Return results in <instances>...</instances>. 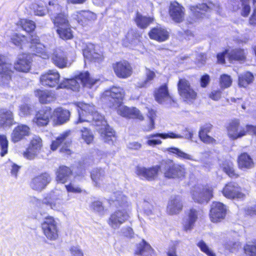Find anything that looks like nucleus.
<instances>
[{"mask_svg": "<svg viewBox=\"0 0 256 256\" xmlns=\"http://www.w3.org/2000/svg\"><path fill=\"white\" fill-rule=\"evenodd\" d=\"M232 82V78L228 74H222L220 77L219 84L222 89L230 87Z\"/></svg>", "mask_w": 256, "mask_h": 256, "instance_id": "obj_49", "label": "nucleus"}, {"mask_svg": "<svg viewBox=\"0 0 256 256\" xmlns=\"http://www.w3.org/2000/svg\"><path fill=\"white\" fill-rule=\"evenodd\" d=\"M244 256H256V247L252 244H246L243 246Z\"/></svg>", "mask_w": 256, "mask_h": 256, "instance_id": "obj_54", "label": "nucleus"}, {"mask_svg": "<svg viewBox=\"0 0 256 256\" xmlns=\"http://www.w3.org/2000/svg\"><path fill=\"white\" fill-rule=\"evenodd\" d=\"M148 116L150 118V124L145 130L146 131H150L154 128L155 112L152 110H149Z\"/></svg>", "mask_w": 256, "mask_h": 256, "instance_id": "obj_62", "label": "nucleus"}, {"mask_svg": "<svg viewBox=\"0 0 256 256\" xmlns=\"http://www.w3.org/2000/svg\"><path fill=\"white\" fill-rule=\"evenodd\" d=\"M38 152L32 148H28L24 152L23 155L28 160H32L36 156Z\"/></svg>", "mask_w": 256, "mask_h": 256, "instance_id": "obj_63", "label": "nucleus"}, {"mask_svg": "<svg viewBox=\"0 0 256 256\" xmlns=\"http://www.w3.org/2000/svg\"><path fill=\"white\" fill-rule=\"evenodd\" d=\"M30 134V128L26 124H19L13 130L11 134V140L16 143L29 136Z\"/></svg>", "mask_w": 256, "mask_h": 256, "instance_id": "obj_22", "label": "nucleus"}, {"mask_svg": "<svg viewBox=\"0 0 256 256\" xmlns=\"http://www.w3.org/2000/svg\"><path fill=\"white\" fill-rule=\"evenodd\" d=\"M56 32L60 37L63 40H69L72 38V31L70 26L57 28Z\"/></svg>", "mask_w": 256, "mask_h": 256, "instance_id": "obj_48", "label": "nucleus"}, {"mask_svg": "<svg viewBox=\"0 0 256 256\" xmlns=\"http://www.w3.org/2000/svg\"><path fill=\"white\" fill-rule=\"evenodd\" d=\"M200 250L208 256H216V253L210 249L206 243L202 240H200L196 244Z\"/></svg>", "mask_w": 256, "mask_h": 256, "instance_id": "obj_53", "label": "nucleus"}, {"mask_svg": "<svg viewBox=\"0 0 256 256\" xmlns=\"http://www.w3.org/2000/svg\"><path fill=\"white\" fill-rule=\"evenodd\" d=\"M98 82V80L90 78L88 72H80L74 78L65 80L62 82L60 83L58 88H66L70 89L73 91H76L78 90L80 84H82L84 88L90 89L93 88H95L96 87L95 86Z\"/></svg>", "mask_w": 256, "mask_h": 256, "instance_id": "obj_2", "label": "nucleus"}, {"mask_svg": "<svg viewBox=\"0 0 256 256\" xmlns=\"http://www.w3.org/2000/svg\"><path fill=\"white\" fill-rule=\"evenodd\" d=\"M113 68L116 74L120 78H128L132 74L131 66L126 60L113 64Z\"/></svg>", "mask_w": 256, "mask_h": 256, "instance_id": "obj_16", "label": "nucleus"}, {"mask_svg": "<svg viewBox=\"0 0 256 256\" xmlns=\"http://www.w3.org/2000/svg\"><path fill=\"white\" fill-rule=\"evenodd\" d=\"M130 216L125 210H118L112 214L108 220V224L113 229H118L120 226L128 220Z\"/></svg>", "mask_w": 256, "mask_h": 256, "instance_id": "obj_11", "label": "nucleus"}, {"mask_svg": "<svg viewBox=\"0 0 256 256\" xmlns=\"http://www.w3.org/2000/svg\"><path fill=\"white\" fill-rule=\"evenodd\" d=\"M193 200L194 202L198 204L207 203L208 202L202 190L196 188L193 190Z\"/></svg>", "mask_w": 256, "mask_h": 256, "instance_id": "obj_51", "label": "nucleus"}, {"mask_svg": "<svg viewBox=\"0 0 256 256\" xmlns=\"http://www.w3.org/2000/svg\"><path fill=\"white\" fill-rule=\"evenodd\" d=\"M166 151L168 152L170 154H173L176 155L178 158L184 160H191L192 156L188 154L180 149L172 147L166 148Z\"/></svg>", "mask_w": 256, "mask_h": 256, "instance_id": "obj_45", "label": "nucleus"}, {"mask_svg": "<svg viewBox=\"0 0 256 256\" xmlns=\"http://www.w3.org/2000/svg\"><path fill=\"white\" fill-rule=\"evenodd\" d=\"M62 7L58 3L56 0L50 1L48 6H47V12H49L50 18L56 16L58 13L62 12Z\"/></svg>", "mask_w": 256, "mask_h": 256, "instance_id": "obj_46", "label": "nucleus"}, {"mask_svg": "<svg viewBox=\"0 0 256 256\" xmlns=\"http://www.w3.org/2000/svg\"><path fill=\"white\" fill-rule=\"evenodd\" d=\"M178 92L184 102L190 104L192 102V88L188 80L180 79L178 84Z\"/></svg>", "mask_w": 256, "mask_h": 256, "instance_id": "obj_12", "label": "nucleus"}, {"mask_svg": "<svg viewBox=\"0 0 256 256\" xmlns=\"http://www.w3.org/2000/svg\"><path fill=\"white\" fill-rule=\"evenodd\" d=\"M70 136V131H66L60 134L56 140L52 142L51 149L52 150H55L58 147L62 146L60 150V152L70 154V152L68 147L71 142Z\"/></svg>", "mask_w": 256, "mask_h": 256, "instance_id": "obj_9", "label": "nucleus"}, {"mask_svg": "<svg viewBox=\"0 0 256 256\" xmlns=\"http://www.w3.org/2000/svg\"><path fill=\"white\" fill-rule=\"evenodd\" d=\"M153 21V18L150 17L143 16L139 13L136 14L135 22L137 26L141 28H146Z\"/></svg>", "mask_w": 256, "mask_h": 256, "instance_id": "obj_42", "label": "nucleus"}, {"mask_svg": "<svg viewBox=\"0 0 256 256\" xmlns=\"http://www.w3.org/2000/svg\"><path fill=\"white\" fill-rule=\"evenodd\" d=\"M254 80L253 74L250 72H245L238 76V86L240 88H246L253 82Z\"/></svg>", "mask_w": 256, "mask_h": 256, "instance_id": "obj_33", "label": "nucleus"}, {"mask_svg": "<svg viewBox=\"0 0 256 256\" xmlns=\"http://www.w3.org/2000/svg\"><path fill=\"white\" fill-rule=\"evenodd\" d=\"M30 50L36 55H38L44 59L48 58L50 56L51 51L50 48L44 46L42 44L30 45Z\"/></svg>", "mask_w": 256, "mask_h": 256, "instance_id": "obj_32", "label": "nucleus"}, {"mask_svg": "<svg viewBox=\"0 0 256 256\" xmlns=\"http://www.w3.org/2000/svg\"><path fill=\"white\" fill-rule=\"evenodd\" d=\"M165 177L169 178H182L185 176L186 169L183 165L166 162L162 169Z\"/></svg>", "mask_w": 256, "mask_h": 256, "instance_id": "obj_6", "label": "nucleus"}, {"mask_svg": "<svg viewBox=\"0 0 256 256\" xmlns=\"http://www.w3.org/2000/svg\"><path fill=\"white\" fill-rule=\"evenodd\" d=\"M50 181V176L48 174L45 172L33 178L30 182V186L34 190L41 191Z\"/></svg>", "mask_w": 256, "mask_h": 256, "instance_id": "obj_17", "label": "nucleus"}, {"mask_svg": "<svg viewBox=\"0 0 256 256\" xmlns=\"http://www.w3.org/2000/svg\"><path fill=\"white\" fill-rule=\"evenodd\" d=\"M88 50H84V57L94 62H100L103 60L104 57L100 52H98L95 49L93 50H88Z\"/></svg>", "mask_w": 256, "mask_h": 256, "instance_id": "obj_40", "label": "nucleus"}, {"mask_svg": "<svg viewBox=\"0 0 256 256\" xmlns=\"http://www.w3.org/2000/svg\"><path fill=\"white\" fill-rule=\"evenodd\" d=\"M137 42L136 36H134L132 32H128L126 36V40H124L123 44L126 46H129V44H135Z\"/></svg>", "mask_w": 256, "mask_h": 256, "instance_id": "obj_60", "label": "nucleus"}, {"mask_svg": "<svg viewBox=\"0 0 256 256\" xmlns=\"http://www.w3.org/2000/svg\"><path fill=\"white\" fill-rule=\"evenodd\" d=\"M91 178L96 185L100 184L105 179V172L102 168H95L91 172Z\"/></svg>", "mask_w": 256, "mask_h": 256, "instance_id": "obj_41", "label": "nucleus"}, {"mask_svg": "<svg viewBox=\"0 0 256 256\" xmlns=\"http://www.w3.org/2000/svg\"><path fill=\"white\" fill-rule=\"evenodd\" d=\"M223 196L230 200H244L246 194L242 191V188L236 182H230L225 184L222 190Z\"/></svg>", "mask_w": 256, "mask_h": 256, "instance_id": "obj_5", "label": "nucleus"}, {"mask_svg": "<svg viewBox=\"0 0 256 256\" xmlns=\"http://www.w3.org/2000/svg\"><path fill=\"white\" fill-rule=\"evenodd\" d=\"M52 116V108L50 107L46 106L36 112L32 122L38 126H44L48 124Z\"/></svg>", "mask_w": 256, "mask_h": 256, "instance_id": "obj_14", "label": "nucleus"}, {"mask_svg": "<svg viewBox=\"0 0 256 256\" xmlns=\"http://www.w3.org/2000/svg\"><path fill=\"white\" fill-rule=\"evenodd\" d=\"M8 140L4 135H0V156H4L8 153Z\"/></svg>", "mask_w": 256, "mask_h": 256, "instance_id": "obj_58", "label": "nucleus"}, {"mask_svg": "<svg viewBox=\"0 0 256 256\" xmlns=\"http://www.w3.org/2000/svg\"><path fill=\"white\" fill-rule=\"evenodd\" d=\"M14 116L12 112L6 109L0 110V126L2 127L10 126L13 124Z\"/></svg>", "mask_w": 256, "mask_h": 256, "instance_id": "obj_34", "label": "nucleus"}, {"mask_svg": "<svg viewBox=\"0 0 256 256\" xmlns=\"http://www.w3.org/2000/svg\"><path fill=\"white\" fill-rule=\"evenodd\" d=\"M212 128L213 126L210 123H206L200 126L198 132V136L202 142L206 144H217L216 140L208 135Z\"/></svg>", "mask_w": 256, "mask_h": 256, "instance_id": "obj_21", "label": "nucleus"}, {"mask_svg": "<svg viewBox=\"0 0 256 256\" xmlns=\"http://www.w3.org/2000/svg\"><path fill=\"white\" fill-rule=\"evenodd\" d=\"M110 200L114 202L116 206H128L127 198L124 196L120 192H114L112 196L110 198Z\"/></svg>", "mask_w": 256, "mask_h": 256, "instance_id": "obj_43", "label": "nucleus"}, {"mask_svg": "<svg viewBox=\"0 0 256 256\" xmlns=\"http://www.w3.org/2000/svg\"><path fill=\"white\" fill-rule=\"evenodd\" d=\"M210 6H208L206 4L202 3L193 6V14L195 16L198 17L200 16L202 18V15H204L206 12H209L211 10Z\"/></svg>", "mask_w": 256, "mask_h": 256, "instance_id": "obj_47", "label": "nucleus"}, {"mask_svg": "<svg viewBox=\"0 0 256 256\" xmlns=\"http://www.w3.org/2000/svg\"><path fill=\"white\" fill-rule=\"evenodd\" d=\"M4 58L0 56V84L8 86L12 80L14 68L12 64L4 62Z\"/></svg>", "mask_w": 256, "mask_h": 256, "instance_id": "obj_8", "label": "nucleus"}, {"mask_svg": "<svg viewBox=\"0 0 256 256\" xmlns=\"http://www.w3.org/2000/svg\"><path fill=\"white\" fill-rule=\"evenodd\" d=\"M134 254V256H154V250L149 244L142 240L136 244Z\"/></svg>", "mask_w": 256, "mask_h": 256, "instance_id": "obj_24", "label": "nucleus"}, {"mask_svg": "<svg viewBox=\"0 0 256 256\" xmlns=\"http://www.w3.org/2000/svg\"><path fill=\"white\" fill-rule=\"evenodd\" d=\"M54 26L57 28H60V27L70 26L69 21L68 20V14L64 12H60L56 15V16H52Z\"/></svg>", "mask_w": 256, "mask_h": 256, "instance_id": "obj_37", "label": "nucleus"}, {"mask_svg": "<svg viewBox=\"0 0 256 256\" xmlns=\"http://www.w3.org/2000/svg\"><path fill=\"white\" fill-rule=\"evenodd\" d=\"M107 93L109 94V100L112 104V106H119L124 97V90L120 87H113L109 92H106Z\"/></svg>", "mask_w": 256, "mask_h": 256, "instance_id": "obj_25", "label": "nucleus"}, {"mask_svg": "<svg viewBox=\"0 0 256 256\" xmlns=\"http://www.w3.org/2000/svg\"><path fill=\"white\" fill-rule=\"evenodd\" d=\"M73 19L76 20L78 24L86 26L96 19V15L89 10L77 11L72 16Z\"/></svg>", "mask_w": 256, "mask_h": 256, "instance_id": "obj_15", "label": "nucleus"}, {"mask_svg": "<svg viewBox=\"0 0 256 256\" xmlns=\"http://www.w3.org/2000/svg\"><path fill=\"white\" fill-rule=\"evenodd\" d=\"M150 38L159 42L166 40L169 38V32L164 28L157 26L148 33Z\"/></svg>", "mask_w": 256, "mask_h": 256, "instance_id": "obj_29", "label": "nucleus"}, {"mask_svg": "<svg viewBox=\"0 0 256 256\" xmlns=\"http://www.w3.org/2000/svg\"><path fill=\"white\" fill-rule=\"evenodd\" d=\"M182 224L185 230H190L191 226H192V209H190L188 212L186 214L183 218Z\"/></svg>", "mask_w": 256, "mask_h": 256, "instance_id": "obj_56", "label": "nucleus"}, {"mask_svg": "<svg viewBox=\"0 0 256 256\" xmlns=\"http://www.w3.org/2000/svg\"><path fill=\"white\" fill-rule=\"evenodd\" d=\"M237 164L238 168L242 170H250L255 166L253 159L246 152H242L238 156Z\"/></svg>", "mask_w": 256, "mask_h": 256, "instance_id": "obj_23", "label": "nucleus"}, {"mask_svg": "<svg viewBox=\"0 0 256 256\" xmlns=\"http://www.w3.org/2000/svg\"><path fill=\"white\" fill-rule=\"evenodd\" d=\"M225 128L228 136L232 140L248 135V124H242L240 120L237 118L230 120L226 124Z\"/></svg>", "mask_w": 256, "mask_h": 256, "instance_id": "obj_3", "label": "nucleus"}, {"mask_svg": "<svg viewBox=\"0 0 256 256\" xmlns=\"http://www.w3.org/2000/svg\"><path fill=\"white\" fill-rule=\"evenodd\" d=\"M227 213L226 206L222 202H212L208 214L210 220L212 223H218L225 219Z\"/></svg>", "mask_w": 256, "mask_h": 256, "instance_id": "obj_4", "label": "nucleus"}, {"mask_svg": "<svg viewBox=\"0 0 256 256\" xmlns=\"http://www.w3.org/2000/svg\"><path fill=\"white\" fill-rule=\"evenodd\" d=\"M60 75L56 70H49L47 72L41 76L40 82L42 84L50 88H54L59 85Z\"/></svg>", "mask_w": 256, "mask_h": 256, "instance_id": "obj_13", "label": "nucleus"}, {"mask_svg": "<svg viewBox=\"0 0 256 256\" xmlns=\"http://www.w3.org/2000/svg\"><path fill=\"white\" fill-rule=\"evenodd\" d=\"M34 112V106L24 104L20 106V115L26 116L32 114Z\"/></svg>", "mask_w": 256, "mask_h": 256, "instance_id": "obj_55", "label": "nucleus"}, {"mask_svg": "<svg viewBox=\"0 0 256 256\" xmlns=\"http://www.w3.org/2000/svg\"><path fill=\"white\" fill-rule=\"evenodd\" d=\"M228 58L230 62H244L246 60V53L245 50L241 48H236L228 51Z\"/></svg>", "mask_w": 256, "mask_h": 256, "instance_id": "obj_30", "label": "nucleus"}, {"mask_svg": "<svg viewBox=\"0 0 256 256\" xmlns=\"http://www.w3.org/2000/svg\"><path fill=\"white\" fill-rule=\"evenodd\" d=\"M118 114L123 117L129 118H138L140 120L144 119L140 110L136 108H128L126 106H120L118 110Z\"/></svg>", "mask_w": 256, "mask_h": 256, "instance_id": "obj_26", "label": "nucleus"}, {"mask_svg": "<svg viewBox=\"0 0 256 256\" xmlns=\"http://www.w3.org/2000/svg\"><path fill=\"white\" fill-rule=\"evenodd\" d=\"M30 58L26 54H20L13 66L14 68L22 72H27L30 67Z\"/></svg>", "mask_w": 256, "mask_h": 256, "instance_id": "obj_28", "label": "nucleus"}, {"mask_svg": "<svg viewBox=\"0 0 256 256\" xmlns=\"http://www.w3.org/2000/svg\"><path fill=\"white\" fill-rule=\"evenodd\" d=\"M154 98L158 104L168 107L174 106L176 103L174 100L170 96L166 84L161 86L154 91Z\"/></svg>", "mask_w": 256, "mask_h": 256, "instance_id": "obj_10", "label": "nucleus"}, {"mask_svg": "<svg viewBox=\"0 0 256 256\" xmlns=\"http://www.w3.org/2000/svg\"><path fill=\"white\" fill-rule=\"evenodd\" d=\"M35 96L39 99L42 104H46L54 100V94L47 90H36L34 92Z\"/></svg>", "mask_w": 256, "mask_h": 256, "instance_id": "obj_35", "label": "nucleus"}, {"mask_svg": "<svg viewBox=\"0 0 256 256\" xmlns=\"http://www.w3.org/2000/svg\"><path fill=\"white\" fill-rule=\"evenodd\" d=\"M169 14L174 22L180 23L184 19V8L178 2H174L170 6Z\"/></svg>", "mask_w": 256, "mask_h": 256, "instance_id": "obj_18", "label": "nucleus"}, {"mask_svg": "<svg viewBox=\"0 0 256 256\" xmlns=\"http://www.w3.org/2000/svg\"><path fill=\"white\" fill-rule=\"evenodd\" d=\"M22 28L27 32H30L34 30L36 28L34 22L29 20L23 19L20 21Z\"/></svg>", "mask_w": 256, "mask_h": 256, "instance_id": "obj_57", "label": "nucleus"}, {"mask_svg": "<svg viewBox=\"0 0 256 256\" xmlns=\"http://www.w3.org/2000/svg\"><path fill=\"white\" fill-rule=\"evenodd\" d=\"M72 174L70 169L66 166H61L56 172V179L58 182L61 183L66 182Z\"/></svg>", "mask_w": 256, "mask_h": 256, "instance_id": "obj_39", "label": "nucleus"}, {"mask_svg": "<svg viewBox=\"0 0 256 256\" xmlns=\"http://www.w3.org/2000/svg\"><path fill=\"white\" fill-rule=\"evenodd\" d=\"M42 228L44 235L48 239L53 240L58 238V224L53 217H46L42 224Z\"/></svg>", "mask_w": 256, "mask_h": 256, "instance_id": "obj_7", "label": "nucleus"}, {"mask_svg": "<svg viewBox=\"0 0 256 256\" xmlns=\"http://www.w3.org/2000/svg\"><path fill=\"white\" fill-rule=\"evenodd\" d=\"M50 58L53 64L60 68H64L66 66L68 58L66 53L60 48H56L52 50L50 53Z\"/></svg>", "mask_w": 256, "mask_h": 256, "instance_id": "obj_19", "label": "nucleus"}, {"mask_svg": "<svg viewBox=\"0 0 256 256\" xmlns=\"http://www.w3.org/2000/svg\"><path fill=\"white\" fill-rule=\"evenodd\" d=\"M42 146V139L39 136H36L31 140L30 145L28 148H32L39 152Z\"/></svg>", "mask_w": 256, "mask_h": 256, "instance_id": "obj_59", "label": "nucleus"}, {"mask_svg": "<svg viewBox=\"0 0 256 256\" xmlns=\"http://www.w3.org/2000/svg\"><path fill=\"white\" fill-rule=\"evenodd\" d=\"M202 192L204 196H206L207 200L208 201L210 200L213 197V188L212 186L206 185L202 186L201 189Z\"/></svg>", "mask_w": 256, "mask_h": 256, "instance_id": "obj_61", "label": "nucleus"}, {"mask_svg": "<svg viewBox=\"0 0 256 256\" xmlns=\"http://www.w3.org/2000/svg\"><path fill=\"white\" fill-rule=\"evenodd\" d=\"M182 200L180 196L171 197L167 206V212L170 214H176L182 210Z\"/></svg>", "mask_w": 256, "mask_h": 256, "instance_id": "obj_31", "label": "nucleus"}, {"mask_svg": "<svg viewBox=\"0 0 256 256\" xmlns=\"http://www.w3.org/2000/svg\"><path fill=\"white\" fill-rule=\"evenodd\" d=\"M221 168L222 171L231 178H237L240 174L236 172L232 162L225 160L222 164Z\"/></svg>", "mask_w": 256, "mask_h": 256, "instance_id": "obj_36", "label": "nucleus"}, {"mask_svg": "<svg viewBox=\"0 0 256 256\" xmlns=\"http://www.w3.org/2000/svg\"><path fill=\"white\" fill-rule=\"evenodd\" d=\"M79 118L76 122H92L93 125L101 126L100 133L104 141L108 144L113 143L114 132L112 128L107 124L104 116L95 110L94 106L90 104H82L78 108Z\"/></svg>", "mask_w": 256, "mask_h": 256, "instance_id": "obj_1", "label": "nucleus"}, {"mask_svg": "<svg viewBox=\"0 0 256 256\" xmlns=\"http://www.w3.org/2000/svg\"><path fill=\"white\" fill-rule=\"evenodd\" d=\"M120 232L124 236L128 238H132L134 236V232L130 226H126L122 227L120 230Z\"/></svg>", "mask_w": 256, "mask_h": 256, "instance_id": "obj_64", "label": "nucleus"}, {"mask_svg": "<svg viewBox=\"0 0 256 256\" xmlns=\"http://www.w3.org/2000/svg\"><path fill=\"white\" fill-rule=\"evenodd\" d=\"M146 78L144 81L142 82L138 83L137 86L139 88H144L148 86L150 84V82L156 76V74L153 71H152L148 68H146Z\"/></svg>", "mask_w": 256, "mask_h": 256, "instance_id": "obj_50", "label": "nucleus"}, {"mask_svg": "<svg viewBox=\"0 0 256 256\" xmlns=\"http://www.w3.org/2000/svg\"><path fill=\"white\" fill-rule=\"evenodd\" d=\"M160 168L158 166L148 169L138 166L136 169V173L142 178L152 180L156 176Z\"/></svg>", "mask_w": 256, "mask_h": 256, "instance_id": "obj_27", "label": "nucleus"}, {"mask_svg": "<svg viewBox=\"0 0 256 256\" xmlns=\"http://www.w3.org/2000/svg\"><path fill=\"white\" fill-rule=\"evenodd\" d=\"M42 204L48 206L52 209L58 210L62 205V200L60 198H56L54 194H50V198L46 197L43 199Z\"/></svg>", "mask_w": 256, "mask_h": 256, "instance_id": "obj_38", "label": "nucleus"}, {"mask_svg": "<svg viewBox=\"0 0 256 256\" xmlns=\"http://www.w3.org/2000/svg\"><path fill=\"white\" fill-rule=\"evenodd\" d=\"M160 138L162 139L170 138H181L183 136L175 134L173 132H169L168 133H156L154 134H151L146 136L147 138L150 139L154 138ZM147 144L150 146H154L162 144V142L160 140L151 139L148 140L146 142Z\"/></svg>", "mask_w": 256, "mask_h": 256, "instance_id": "obj_20", "label": "nucleus"}, {"mask_svg": "<svg viewBox=\"0 0 256 256\" xmlns=\"http://www.w3.org/2000/svg\"><path fill=\"white\" fill-rule=\"evenodd\" d=\"M54 112L57 117L58 121L61 124L66 122L69 120L70 113L67 110L59 108H56Z\"/></svg>", "mask_w": 256, "mask_h": 256, "instance_id": "obj_44", "label": "nucleus"}, {"mask_svg": "<svg viewBox=\"0 0 256 256\" xmlns=\"http://www.w3.org/2000/svg\"><path fill=\"white\" fill-rule=\"evenodd\" d=\"M82 139L87 144H91L94 140V135L91 131L86 127H83L80 130Z\"/></svg>", "mask_w": 256, "mask_h": 256, "instance_id": "obj_52", "label": "nucleus"}]
</instances>
